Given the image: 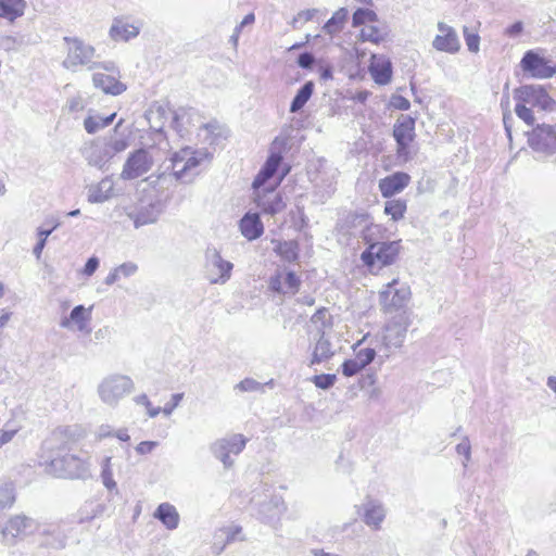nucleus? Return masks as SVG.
I'll return each instance as SVG.
<instances>
[{"label":"nucleus","mask_w":556,"mask_h":556,"mask_svg":"<svg viewBox=\"0 0 556 556\" xmlns=\"http://www.w3.org/2000/svg\"><path fill=\"white\" fill-rule=\"evenodd\" d=\"M125 148H126V143H125V142H123V143L121 144V147L116 148V150H123V149H125Z\"/></svg>","instance_id":"nucleus-56"},{"label":"nucleus","mask_w":556,"mask_h":556,"mask_svg":"<svg viewBox=\"0 0 556 556\" xmlns=\"http://www.w3.org/2000/svg\"><path fill=\"white\" fill-rule=\"evenodd\" d=\"M25 8L24 0H0V17L13 22L24 14Z\"/></svg>","instance_id":"nucleus-24"},{"label":"nucleus","mask_w":556,"mask_h":556,"mask_svg":"<svg viewBox=\"0 0 556 556\" xmlns=\"http://www.w3.org/2000/svg\"><path fill=\"white\" fill-rule=\"evenodd\" d=\"M3 190H4V187H3V185L0 184V194L3 192Z\"/></svg>","instance_id":"nucleus-61"},{"label":"nucleus","mask_w":556,"mask_h":556,"mask_svg":"<svg viewBox=\"0 0 556 556\" xmlns=\"http://www.w3.org/2000/svg\"><path fill=\"white\" fill-rule=\"evenodd\" d=\"M51 230H41L39 231V241L34 248V253L37 257H40L42 249L45 247L46 240L48 236L50 235Z\"/></svg>","instance_id":"nucleus-41"},{"label":"nucleus","mask_w":556,"mask_h":556,"mask_svg":"<svg viewBox=\"0 0 556 556\" xmlns=\"http://www.w3.org/2000/svg\"><path fill=\"white\" fill-rule=\"evenodd\" d=\"M151 166L152 157L149 152L143 149H139L131 153L127 159L122 170V177L124 179L139 178L147 174L151 169Z\"/></svg>","instance_id":"nucleus-13"},{"label":"nucleus","mask_w":556,"mask_h":556,"mask_svg":"<svg viewBox=\"0 0 556 556\" xmlns=\"http://www.w3.org/2000/svg\"><path fill=\"white\" fill-rule=\"evenodd\" d=\"M14 435V431L0 430V445L8 443Z\"/></svg>","instance_id":"nucleus-47"},{"label":"nucleus","mask_w":556,"mask_h":556,"mask_svg":"<svg viewBox=\"0 0 556 556\" xmlns=\"http://www.w3.org/2000/svg\"><path fill=\"white\" fill-rule=\"evenodd\" d=\"M314 62V58L311 53H302L300 54L299 59H298V64L303 67V68H307L309 67Z\"/></svg>","instance_id":"nucleus-44"},{"label":"nucleus","mask_w":556,"mask_h":556,"mask_svg":"<svg viewBox=\"0 0 556 556\" xmlns=\"http://www.w3.org/2000/svg\"><path fill=\"white\" fill-rule=\"evenodd\" d=\"M409 101L405 98H399V103L396 104V108L400 110H408L409 109Z\"/></svg>","instance_id":"nucleus-50"},{"label":"nucleus","mask_w":556,"mask_h":556,"mask_svg":"<svg viewBox=\"0 0 556 556\" xmlns=\"http://www.w3.org/2000/svg\"><path fill=\"white\" fill-rule=\"evenodd\" d=\"M3 295V286L0 283V298Z\"/></svg>","instance_id":"nucleus-57"},{"label":"nucleus","mask_w":556,"mask_h":556,"mask_svg":"<svg viewBox=\"0 0 556 556\" xmlns=\"http://www.w3.org/2000/svg\"><path fill=\"white\" fill-rule=\"evenodd\" d=\"M34 521L26 516H14L10 518L2 529V534L7 538H21L33 531Z\"/></svg>","instance_id":"nucleus-17"},{"label":"nucleus","mask_w":556,"mask_h":556,"mask_svg":"<svg viewBox=\"0 0 556 556\" xmlns=\"http://www.w3.org/2000/svg\"><path fill=\"white\" fill-rule=\"evenodd\" d=\"M377 21H378L377 14L372 10H369V9H357L353 13V17H352V24L354 27H357L361 25L366 26V24L376 23Z\"/></svg>","instance_id":"nucleus-35"},{"label":"nucleus","mask_w":556,"mask_h":556,"mask_svg":"<svg viewBox=\"0 0 556 556\" xmlns=\"http://www.w3.org/2000/svg\"><path fill=\"white\" fill-rule=\"evenodd\" d=\"M240 230L248 240H255L263 235L264 227L258 214L248 213L240 220Z\"/></svg>","instance_id":"nucleus-19"},{"label":"nucleus","mask_w":556,"mask_h":556,"mask_svg":"<svg viewBox=\"0 0 556 556\" xmlns=\"http://www.w3.org/2000/svg\"><path fill=\"white\" fill-rule=\"evenodd\" d=\"M312 381L314 382V384L317 388L328 389L334 384L336 375H330V374L316 375L312 378Z\"/></svg>","instance_id":"nucleus-38"},{"label":"nucleus","mask_w":556,"mask_h":556,"mask_svg":"<svg viewBox=\"0 0 556 556\" xmlns=\"http://www.w3.org/2000/svg\"><path fill=\"white\" fill-rule=\"evenodd\" d=\"M132 381L127 376L115 375L102 381L99 394L103 402L114 403L132 390Z\"/></svg>","instance_id":"nucleus-9"},{"label":"nucleus","mask_w":556,"mask_h":556,"mask_svg":"<svg viewBox=\"0 0 556 556\" xmlns=\"http://www.w3.org/2000/svg\"><path fill=\"white\" fill-rule=\"evenodd\" d=\"M226 266H227V270L229 271L232 267V265L230 263H226Z\"/></svg>","instance_id":"nucleus-59"},{"label":"nucleus","mask_w":556,"mask_h":556,"mask_svg":"<svg viewBox=\"0 0 556 556\" xmlns=\"http://www.w3.org/2000/svg\"><path fill=\"white\" fill-rule=\"evenodd\" d=\"M156 414H157V412H151V413H150V416H152V417H153V416H155Z\"/></svg>","instance_id":"nucleus-62"},{"label":"nucleus","mask_w":556,"mask_h":556,"mask_svg":"<svg viewBox=\"0 0 556 556\" xmlns=\"http://www.w3.org/2000/svg\"><path fill=\"white\" fill-rule=\"evenodd\" d=\"M481 23L477 22V25L472 28L467 26L463 27V35L465 38L466 46L468 50L472 53H478L480 50V36L479 28Z\"/></svg>","instance_id":"nucleus-32"},{"label":"nucleus","mask_w":556,"mask_h":556,"mask_svg":"<svg viewBox=\"0 0 556 556\" xmlns=\"http://www.w3.org/2000/svg\"><path fill=\"white\" fill-rule=\"evenodd\" d=\"M410 298V289L406 285L399 287V280L393 279L387 283L384 289L380 292L379 299L384 311L399 309L406 305Z\"/></svg>","instance_id":"nucleus-10"},{"label":"nucleus","mask_w":556,"mask_h":556,"mask_svg":"<svg viewBox=\"0 0 556 556\" xmlns=\"http://www.w3.org/2000/svg\"><path fill=\"white\" fill-rule=\"evenodd\" d=\"M516 98L518 102L515 106V112L529 126H533L535 123L532 108H538L542 111H553L556 104L546 89L541 86H522L516 90Z\"/></svg>","instance_id":"nucleus-3"},{"label":"nucleus","mask_w":556,"mask_h":556,"mask_svg":"<svg viewBox=\"0 0 556 556\" xmlns=\"http://www.w3.org/2000/svg\"><path fill=\"white\" fill-rule=\"evenodd\" d=\"M92 80L94 86L104 93L117 96L126 90V85L119 81V74L114 68L105 67L103 71L94 73Z\"/></svg>","instance_id":"nucleus-14"},{"label":"nucleus","mask_w":556,"mask_h":556,"mask_svg":"<svg viewBox=\"0 0 556 556\" xmlns=\"http://www.w3.org/2000/svg\"><path fill=\"white\" fill-rule=\"evenodd\" d=\"M68 110L71 112H80L85 110V104L80 98H73L68 102Z\"/></svg>","instance_id":"nucleus-45"},{"label":"nucleus","mask_w":556,"mask_h":556,"mask_svg":"<svg viewBox=\"0 0 556 556\" xmlns=\"http://www.w3.org/2000/svg\"><path fill=\"white\" fill-rule=\"evenodd\" d=\"M528 146L535 152L556 153V123L535 125L526 134Z\"/></svg>","instance_id":"nucleus-5"},{"label":"nucleus","mask_w":556,"mask_h":556,"mask_svg":"<svg viewBox=\"0 0 556 556\" xmlns=\"http://www.w3.org/2000/svg\"><path fill=\"white\" fill-rule=\"evenodd\" d=\"M313 555L314 556H340L338 554L325 552L324 549H314Z\"/></svg>","instance_id":"nucleus-51"},{"label":"nucleus","mask_w":556,"mask_h":556,"mask_svg":"<svg viewBox=\"0 0 556 556\" xmlns=\"http://www.w3.org/2000/svg\"><path fill=\"white\" fill-rule=\"evenodd\" d=\"M505 128H506V131H507V135L510 137V128L507 126V124L505 123Z\"/></svg>","instance_id":"nucleus-55"},{"label":"nucleus","mask_w":556,"mask_h":556,"mask_svg":"<svg viewBox=\"0 0 556 556\" xmlns=\"http://www.w3.org/2000/svg\"><path fill=\"white\" fill-rule=\"evenodd\" d=\"M522 29H523L522 23L516 22L506 29V34L509 36H517L522 31Z\"/></svg>","instance_id":"nucleus-46"},{"label":"nucleus","mask_w":556,"mask_h":556,"mask_svg":"<svg viewBox=\"0 0 556 556\" xmlns=\"http://www.w3.org/2000/svg\"><path fill=\"white\" fill-rule=\"evenodd\" d=\"M104 483H105L106 486H111V479H110V477L109 478L104 477ZM112 485H114L113 482H112Z\"/></svg>","instance_id":"nucleus-54"},{"label":"nucleus","mask_w":556,"mask_h":556,"mask_svg":"<svg viewBox=\"0 0 556 556\" xmlns=\"http://www.w3.org/2000/svg\"><path fill=\"white\" fill-rule=\"evenodd\" d=\"M253 384H254V382H253V381H251V380H245V381L240 382L238 387H239L241 390L247 391V390L251 389V387H252Z\"/></svg>","instance_id":"nucleus-52"},{"label":"nucleus","mask_w":556,"mask_h":556,"mask_svg":"<svg viewBox=\"0 0 556 556\" xmlns=\"http://www.w3.org/2000/svg\"><path fill=\"white\" fill-rule=\"evenodd\" d=\"M301 286V277L287 268H278L268 279V290L283 298L298 294Z\"/></svg>","instance_id":"nucleus-6"},{"label":"nucleus","mask_w":556,"mask_h":556,"mask_svg":"<svg viewBox=\"0 0 556 556\" xmlns=\"http://www.w3.org/2000/svg\"><path fill=\"white\" fill-rule=\"evenodd\" d=\"M122 123H123V119H121V121L117 123L116 127L121 126V125H122Z\"/></svg>","instance_id":"nucleus-64"},{"label":"nucleus","mask_w":556,"mask_h":556,"mask_svg":"<svg viewBox=\"0 0 556 556\" xmlns=\"http://www.w3.org/2000/svg\"><path fill=\"white\" fill-rule=\"evenodd\" d=\"M155 517L168 529H175L179 522V515L176 508L168 503H163L157 507Z\"/></svg>","instance_id":"nucleus-26"},{"label":"nucleus","mask_w":556,"mask_h":556,"mask_svg":"<svg viewBox=\"0 0 556 556\" xmlns=\"http://www.w3.org/2000/svg\"><path fill=\"white\" fill-rule=\"evenodd\" d=\"M98 266H99V260L97 257H90L87 261L83 273L86 276H91L97 270Z\"/></svg>","instance_id":"nucleus-42"},{"label":"nucleus","mask_w":556,"mask_h":556,"mask_svg":"<svg viewBox=\"0 0 556 556\" xmlns=\"http://www.w3.org/2000/svg\"><path fill=\"white\" fill-rule=\"evenodd\" d=\"M393 136L397 143L396 155L406 163L410 160V146L415 139V119L410 116H402L393 128Z\"/></svg>","instance_id":"nucleus-8"},{"label":"nucleus","mask_w":556,"mask_h":556,"mask_svg":"<svg viewBox=\"0 0 556 556\" xmlns=\"http://www.w3.org/2000/svg\"><path fill=\"white\" fill-rule=\"evenodd\" d=\"M108 473V476H110V471L109 470H104L103 471V476H105Z\"/></svg>","instance_id":"nucleus-63"},{"label":"nucleus","mask_w":556,"mask_h":556,"mask_svg":"<svg viewBox=\"0 0 556 556\" xmlns=\"http://www.w3.org/2000/svg\"><path fill=\"white\" fill-rule=\"evenodd\" d=\"M78 213H79V211H78V210H77V211H73V212H71V215H72V216H75V215H77Z\"/></svg>","instance_id":"nucleus-60"},{"label":"nucleus","mask_w":556,"mask_h":556,"mask_svg":"<svg viewBox=\"0 0 556 556\" xmlns=\"http://www.w3.org/2000/svg\"><path fill=\"white\" fill-rule=\"evenodd\" d=\"M313 90H314V84L312 81H307L298 91L296 96L294 97V99L291 103V106H290V111L294 113V112L301 110L305 105V103L309 100V98L312 97Z\"/></svg>","instance_id":"nucleus-34"},{"label":"nucleus","mask_w":556,"mask_h":556,"mask_svg":"<svg viewBox=\"0 0 556 556\" xmlns=\"http://www.w3.org/2000/svg\"><path fill=\"white\" fill-rule=\"evenodd\" d=\"M116 437L122 440V441H128L129 440V435L127 433L126 430H121L117 432Z\"/></svg>","instance_id":"nucleus-53"},{"label":"nucleus","mask_w":556,"mask_h":556,"mask_svg":"<svg viewBox=\"0 0 556 556\" xmlns=\"http://www.w3.org/2000/svg\"><path fill=\"white\" fill-rule=\"evenodd\" d=\"M383 213L393 223L401 222L407 213V201L401 198H390L384 203Z\"/></svg>","instance_id":"nucleus-22"},{"label":"nucleus","mask_w":556,"mask_h":556,"mask_svg":"<svg viewBox=\"0 0 556 556\" xmlns=\"http://www.w3.org/2000/svg\"><path fill=\"white\" fill-rule=\"evenodd\" d=\"M244 445H245V440L243 439V437L237 435L230 442H228L226 448L229 453L238 454L243 450Z\"/></svg>","instance_id":"nucleus-40"},{"label":"nucleus","mask_w":556,"mask_h":556,"mask_svg":"<svg viewBox=\"0 0 556 556\" xmlns=\"http://www.w3.org/2000/svg\"><path fill=\"white\" fill-rule=\"evenodd\" d=\"M172 161L173 170L177 176H181L186 172L199 165L198 159L193 156V153L188 149H182L179 152L175 153Z\"/></svg>","instance_id":"nucleus-20"},{"label":"nucleus","mask_w":556,"mask_h":556,"mask_svg":"<svg viewBox=\"0 0 556 556\" xmlns=\"http://www.w3.org/2000/svg\"><path fill=\"white\" fill-rule=\"evenodd\" d=\"M115 117H116V112L110 114L106 117L89 115L84 121L85 130L90 135L96 134L100 129H103V128L108 127L110 124H112L113 121L115 119Z\"/></svg>","instance_id":"nucleus-28"},{"label":"nucleus","mask_w":556,"mask_h":556,"mask_svg":"<svg viewBox=\"0 0 556 556\" xmlns=\"http://www.w3.org/2000/svg\"><path fill=\"white\" fill-rule=\"evenodd\" d=\"M155 446H156V442H154V441H143L137 445L136 451L139 454H148V453L152 452Z\"/></svg>","instance_id":"nucleus-43"},{"label":"nucleus","mask_w":556,"mask_h":556,"mask_svg":"<svg viewBox=\"0 0 556 556\" xmlns=\"http://www.w3.org/2000/svg\"><path fill=\"white\" fill-rule=\"evenodd\" d=\"M46 470L49 475L56 478L77 479L86 472L84 460L76 455H65L53 458L47 464Z\"/></svg>","instance_id":"nucleus-7"},{"label":"nucleus","mask_w":556,"mask_h":556,"mask_svg":"<svg viewBox=\"0 0 556 556\" xmlns=\"http://www.w3.org/2000/svg\"><path fill=\"white\" fill-rule=\"evenodd\" d=\"M346 20L348 10L341 8L337 10L331 16V18L327 21V23L324 25V30L329 35H334L343 29Z\"/></svg>","instance_id":"nucleus-29"},{"label":"nucleus","mask_w":556,"mask_h":556,"mask_svg":"<svg viewBox=\"0 0 556 556\" xmlns=\"http://www.w3.org/2000/svg\"><path fill=\"white\" fill-rule=\"evenodd\" d=\"M296 302L302 305L313 306L315 303V299L313 296H304L302 299H299Z\"/></svg>","instance_id":"nucleus-48"},{"label":"nucleus","mask_w":556,"mask_h":556,"mask_svg":"<svg viewBox=\"0 0 556 556\" xmlns=\"http://www.w3.org/2000/svg\"><path fill=\"white\" fill-rule=\"evenodd\" d=\"M286 138L277 137L273 140L271 152L252 185L257 206L269 214H276L285 207L281 197L274 192L287 175L288 169L277 179H273L282 161V152L286 150Z\"/></svg>","instance_id":"nucleus-1"},{"label":"nucleus","mask_w":556,"mask_h":556,"mask_svg":"<svg viewBox=\"0 0 556 556\" xmlns=\"http://www.w3.org/2000/svg\"><path fill=\"white\" fill-rule=\"evenodd\" d=\"M254 21H255V16H254V14H253V13H249V14H247V15L243 17V20H242V22H241V24H240V27H243V26L249 25V24H253V23H254Z\"/></svg>","instance_id":"nucleus-49"},{"label":"nucleus","mask_w":556,"mask_h":556,"mask_svg":"<svg viewBox=\"0 0 556 556\" xmlns=\"http://www.w3.org/2000/svg\"><path fill=\"white\" fill-rule=\"evenodd\" d=\"M192 114L187 109H179L177 111L170 112L168 126L175 129L178 132H181L187 129V127L191 124Z\"/></svg>","instance_id":"nucleus-27"},{"label":"nucleus","mask_w":556,"mask_h":556,"mask_svg":"<svg viewBox=\"0 0 556 556\" xmlns=\"http://www.w3.org/2000/svg\"><path fill=\"white\" fill-rule=\"evenodd\" d=\"M520 66L525 73L535 78H549L556 74V65L532 50L525 53Z\"/></svg>","instance_id":"nucleus-11"},{"label":"nucleus","mask_w":556,"mask_h":556,"mask_svg":"<svg viewBox=\"0 0 556 556\" xmlns=\"http://www.w3.org/2000/svg\"><path fill=\"white\" fill-rule=\"evenodd\" d=\"M311 321L312 324L319 326L321 330L332 326V317L326 307L318 308L311 317ZM323 332L324 331H321V333Z\"/></svg>","instance_id":"nucleus-36"},{"label":"nucleus","mask_w":556,"mask_h":556,"mask_svg":"<svg viewBox=\"0 0 556 556\" xmlns=\"http://www.w3.org/2000/svg\"><path fill=\"white\" fill-rule=\"evenodd\" d=\"M138 267L134 263H124L119 265L118 267L114 268L113 271H111L106 278L105 283L106 285H113L116 281H118L122 277L126 278L129 276H132L136 274Z\"/></svg>","instance_id":"nucleus-30"},{"label":"nucleus","mask_w":556,"mask_h":556,"mask_svg":"<svg viewBox=\"0 0 556 556\" xmlns=\"http://www.w3.org/2000/svg\"><path fill=\"white\" fill-rule=\"evenodd\" d=\"M91 309L92 306L89 308H86L83 305L74 307L73 311L71 312L70 317L65 318L62 321V326L70 327L72 325H75L79 330L85 329L87 327L88 321L91 318Z\"/></svg>","instance_id":"nucleus-23"},{"label":"nucleus","mask_w":556,"mask_h":556,"mask_svg":"<svg viewBox=\"0 0 556 556\" xmlns=\"http://www.w3.org/2000/svg\"><path fill=\"white\" fill-rule=\"evenodd\" d=\"M341 368H342V374L345 377H352L363 370V368L361 367V365L357 363V361L355 358L345 359L343 362Z\"/></svg>","instance_id":"nucleus-39"},{"label":"nucleus","mask_w":556,"mask_h":556,"mask_svg":"<svg viewBox=\"0 0 556 556\" xmlns=\"http://www.w3.org/2000/svg\"><path fill=\"white\" fill-rule=\"evenodd\" d=\"M369 73L378 85H387L392 78V66L389 59L382 55H371Z\"/></svg>","instance_id":"nucleus-16"},{"label":"nucleus","mask_w":556,"mask_h":556,"mask_svg":"<svg viewBox=\"0 0 556 556\" xmlns=\"http://www.w3.org/2000/svg\"><path fill=\"white\" fill-rule=\"evenodd\" d=\"M384 519V511L380 505L370 504L367 506L364 515V521L374 529H379Z\"/></svg>","instance_id":"nucleus-31"},{"label":"nucleus","mask_w":556,"mask_h":556,"mask_svg":"<svg viewBox=\"0 0 556 556\" xmlns=\"http://www.w3.org/2000/svg\"><path fill=\"white\" fill-rule=\"evenodd\" d=\"M94 48L77 37L64 38L63 66L68 70L88 65L94 56Z\"/></svg>","instance_id":"nucleus-4"},{"label":"nucleus","mask_w":556,"mask_h":556,"mask_svg":"<svg viewBox=\"0 0 556 556\" xmlns=\"http://www.w3.org/2000/svg\"><path fill=\"white\" fill-rule=\"evenodd\" d=\"M376 357V351L371 348L362 349L356 352L355 359L364 369L367 365H369Z\"/></svg>","instance_id":"nucleus-37"},{"label":"nucleus","mask_w":556,"mask_h":556,"mask_svg":"<svg viewBox=\"0 0 556 556\" xmlns=\"http://www.w3.org/2000/svg\"><path fill=\"white\" fill-rule=\"evenodd\" d=\"M139 34V26L128 23L124 18H116L110 29V36L115 41H128L137 37Z\"/></svg>","instance_id":"nucleus-18"},{"label":"nucleus","mask_w":556,"mask_h":556,"mask_svg":"<svg viewBox=\"0 0 556 556\" xmlns=\"http://www.w3.org/2000/svg\"><path fill=\"white\" fill-rule=\"evenodd\" d=\"M359 217L364 222H368L362 231V239L367 247L362 252L361 260L370 274L377 275L381 269L397 262L403 249L402 240L375 241L376 236L372 230H382L383 227L379 224H375L369 213H363Z\"/></svg>","instance_id":"nucleus-2"},{"label":"nucleus","mask_w":556,"mask_h":556,"mask_svg":"<svg viewBox=\"0 0 556 556\" xmlns=\"http://www.w3.org/2000/svg\"><path fill=\"white\" fill-rule=\"evenodd\" d=\"M325 77H330V71H326L325 74H324Z\"/></svg>","instance_id":"nucleus-58"},{"label":"nucleus","mask_w":556,"mask_h":556,"mask_svg":"<svg viewBox=\"0 0 556 556\" xmlns=\"http://www.w3.org/2000/svg\"><path fill=\"white\" fill-rule=\"evenodd\" d=\"M333 355V352L331 351V344L329 340H327L324 336V332L321 333L320 338L316 342L312 357L309 361V365H316L320 364L327 359H329Z\"/></svg>","instance_id":"nucleus-25"},{"label":"nucleus","mask_w":556,"mask_h":556,"mask_svg":"<svg viewBox=\"0 0 556 556\" xmlns=\"http://www.w3.org/2000/svg\"><path fill=\"white\" fill-rule=\"evenodd\" d=\"M275 253L285 262L288 263H295L299 260V251L300 245L299 242L295 240H289V241H274Z\"/></svg>","instance_id":"nucleus-21"},{"label":"nucleus","mask_w":556,"mask_h":556,"mask_svg":"<svg viewBox=\"0 0 556 556\" xmlns=\"http://www.w3.org/2000/svg\"><path fill=\"white\" fill-rule=\"evenodd\" d=\"M410 181L412 177L407 173L395 172L381 178L378 182V188L382 198L390 199L404 191Z\"/></svg>","instance_id":"nucleus-15"},{"label":"nucleus","mask_w":556,"mask_h":556,"mask_svg":"<svg viewBox=\"0 0 556 556\" xmlns=\"http://www.w3.org/2000/svg\"><path fill=\"white\" fill-rule=\"evenodd\" d=\"M439 34L432 40V47L440 52L456 54L462 45L457 31L444 22L438 23Z\"/></svg>","instance_id":"nucleus-12"},{"label":"nucleus","mask_w":556,"mask_h":556,"mask_svg":"<svg viewBox=\"0 0 556 556\" xmlns=\"http://www.w3.org/2000/svg\"><path fill=\"white\" fill-rule=\"evenodd\" d=\"M359 38L363 41H370L375 45H378L384 40L386 35L379 26L370 23L361 29Z\"/></svg>","instance_id":"nucleus-33"}]
</instances>
